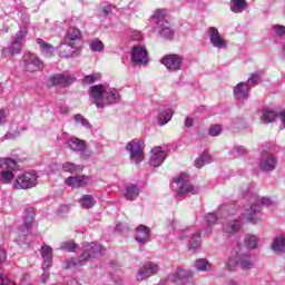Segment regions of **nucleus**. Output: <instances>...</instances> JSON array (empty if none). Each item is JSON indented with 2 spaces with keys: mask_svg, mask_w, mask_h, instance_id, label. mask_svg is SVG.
<instances>
[{
  "mask_svg": "<svg viewBox=\"0 0 285 285\" xmlns=\"http://www.w3.org/2000/svg\"><path fill=\"white\" fill-rule=\"evenodd\" d=\"M79 204H80L81 208L89 209V208H92L95 206V204H97V200L95 199V197L92 195H83L79 199Z\"/></svg>",
  "mask_w": 285,
  "mask_h": 285,
  "instance_id": "nucleus-36",
  "label": "nucleus"
},
{
  "mask_svg": "<svg viewBox=\"0 0 285 285\" xmlns=\"http://www.w3.org/2000/svg\"><path fill=\"white\" fill-rule=\"evenodd\" d=\"M283 55H284V57H285V42H284V45H283Z\"/></svg>",
  "mask_w": 285,
  "mask_h": 285,
  "instance_id": "nucleus-62",
  "label": "nucleus"
},
{
  "mask_svg": "<svg viewBox=\"0 0 285 285\" xmlns=\"http://www.w3.org/2000/svg\"><path fill=\"white\" fill-rule=\"evenodd\" d=\"M250 207L245 210L243 216L247 222H252V224H259L262 222V206H266L267 208H274L275 202L268 197H262L257 194H252L250 198Z\"/></svg>",
  "mask_w": 285,
  "mask_h": 285,
  "instance_id": "nucleus-3",
  "label": "nucleus"
},
{
  "mask_svg": "<svg viewBox=\"0 0 285 285\" xmlns=\"http://www.w3.org/2000/svg\"><path fill=\"white\" fill-rule=\"evenodd\" d=\"M206 164H213V156L205 150L198 158H196L195 166L196 168H204Z\"/></svg>",
  "mask_w": 285,
  "mask_h": 285,
  "instance_id": "nucleus-31",
  "label": "nucleus"
},
{
  "mask_svg": "<svg viewBox=\"0 0 285 285\" xmlns=\"http://www.w3.org/2000/svg\"><path fill=\"white\" fill-rule=\"evenodd\" d=\"M259 238H257V236L255 235L249 234L245 237V246H247L250 249L257 248Z\"/></svg>",
  "mask_w": 285,
  "mask_h": 285,
  "instance_id": "nucleus-42",
  "label": "nucleus"
},
{
  "mask_svg": "<svg viewBox=\"0 0 285 285\" xmlns=\"http://www.w3.org/2000/svg\"><path fill=\"white\" fill-rule=\"evenodd\" d=\"M263 124H273L277 119V114L271 109H264L261 117Z\"/></svg>",
  "mask_w": 285,
  "mask_h": 285,
  "instance_id": "nucleus-37",
  "label": "nucleus"
},
{
  "mask_svg": "<svg viewBox=\"0 0 285 285\" xmlns=\"http://www.w3.org/2000/svg\"><path fill=\"white\" fill-rule=\"evenodd\" d=\"M89 95L97 108L112 106V104H117L121 99L119 91L108 85H96L90 87Z\"/></svg>",
  "mask_w": 285,
  "mask_h": 285,
  "instance_id": "nucleus-1",
  "label": "nucleus"
},
{
  "mask_svg": "<svg viewBox=\"0 0 285 285\" xmlns=\"http://www.w3.org/2000/svg\"><path fill=\"white\" fill-rule=\"evenodd\" d=\"M33 222H35V213L30 212L24 217V224H23L22 228L20 229V235H28V233H30V228H32Z\"/></svg>",
  "mask_w": 285,
  "mask_h": 285,
  "instance_id": "nucleus-32",
  "label": "nucleus"
},
{
  "mask_svg": "<svg viewBox=\"0 0 285 285\" xmlns=\"http://www.w3.org/2000/svg\"><path fill=\"white\" fill-rule=\"evenodd\" d=\"M174 112L171 109H165L163 112L159 114L158 116V124L159 126H166L170 119H173Z\"/></svg>",
  "mask_w": 285,
  "mask_h": 285,
  "instance_id": "nucleus-38",
  "label": "nucleus"
},
{
  "mask_svg": "<svg viewBox=\"0 0 285 285\" xmlns=\"http://www.w3.org/2000/svg\"><path fill=\"white\" fill-rule=\"evenodd\" d=\"M234 97L238 101H245V99H248L250 95V88L246 82H239L237 86L234 87Z\"/></svg>",
  "mask_w": 285,
  "mask_h": 285,
  "instance_id": "nucleus-22",
  "label": "nucleus"
},
{
  "mask_svg": "<svg viewBox=\"0 0 285 285\" xmlns=\"http://www.w3.org/2000/svg\"><path fill=\"white\" fill-rule=\"evenodd\" d=\"M67 146L73 153H80L82 159H90L92 151L86 146V141L75 136L70 137L67 141Z\"/></svg>",
  "mask_w": 285,
  "mask_h": 285,
  "instance_id": "nucleus-10",
  "label": "nucleus"
},
{
  "mask_svg": "<svg viewBox=\"0 0 285 285\" xmlns=\"http://www.w3.org/2000/svg\"><path fill=\"white\" fill-rule=\"evenodd\" d=\"M272 250H274V253H285V236H277L274 239Z\"/></svg>",
  "mask_w": 285,
  "mask_h": 285,
  "instance_id": "nucleus-35",
  "label": "nucleus"
},
{
  "mask_svg": "<svg viewBox=\"0 0 285 285\" xmlns=\"http://www.w3.org/2000/svg\"><path fill=\"white\" fill-rule=\"evenodd\" d=\"M233 155H246V148L242 146L234 147Z\"/></svg>",
  "mask_w": 285,
  "mask_h": 285,
  "instance_id": "nucleus-49",
  "label": "nucleus"
},
{
  "mask_svg": "<svg viewBox=\"0 0 285 285\" xmlns=\"http://www.w3.org/2000/svg\"><path fill=\"white\" fill-rule=\"evenodd\" d=\"M259 168L263 173H273L277 168V156L268 153L263 154Z\"/></svg>",
  "mask_w": 285,
  "mask_h": 285,
  "instance_id": "nucleus-20",
  "label": "nucleus"
},
{
  "mask_svg": "<svg viewBox=\"0 0 285 285\" xmlns=\"http://www.w3.org/2000/svg\"><path fill=\"white\" fill-rule=\"evenodd\" d=\"M249 89L255 88L258 83H262V72H255L252 77L245 82Z\"/></svg>",
  "mask_w": 285,
  "mask_h": 285,
  "instance_id": "nucleus-40",
  "label": "nucleus"
},
{
  "mask_svg": "<svg viewBox=\"0 0 285 285\" xmlns=\"http://www.w3.org/2000/svg\"><path fill=\"white\" fill-rule=\"evenodd\" d=\"M83 167L81 165H77L75 163L66 161L62 164V173H69L70 175H77V173H81Z\"/></svg>",
  "mask_w": 285,
  "mask_h": 285,
  "instance_id": "nucleus-30",
  "label": "nucleus"
},
{
  "mask_svg": "<svg viewBox=\"0 0 285 285\" xmlns=\"http://www.w3.org/2000/svg\"><path fill=\"white\" fill-rule=\"evenodd\" d=\"M8 255L6 254V250L0 247V264H3V262L7 259Z\"/></svg>",
  "mask_w": 285,
  "mask_h": 285,
  "instance_id": "nucleus-54",
  "label": "nucleus"
},
{
  "mask_svg": "<svg viewBox=\"0 0 285 285\" xmlns=\"http://www.w3.org/2000/svg\"><path fill=\"white\" fill-rule=\"evenodd\" d=\"M222 125H212L208 129V135L210 137H219L222 135Z\"/></svg>",
  "mask_w": 285,
  "mask_h": 285,
  "instance_id": "nucleus-45",
  "label": "nucleus"
},
{
  "mask_svg": "<svg viewBox=\"0 0 285 285\" xmlns=\"http://www.w3.org/2000/svg\"><path fill=\"white\" fill-rule=\"evenodd\" d=\"M160 62L167 70H169V72H177L178 70H181L184 57L175 53L166 55L161 58Z\"/></svg>",
  "mask_w": 285,
  "mask_h": 285,
  "instance_id": "nucleus-13",
  "label": "nucleus"
},
{
  "mask_svg": "<svg viewBox=\"0 0 285 285\" xmlns=\"http://www.w3.org/2000/svg\"><path fill=\"white\" fill-rule=\"evenodd\" d=\"M72 83H75V76L70 73H56L48 80V86H60V88H68Z\"/></svg>",
  "mask_w": 285,
  "mask_h": 285,
  "instance_id": "nucleus-16",
  "label": "nucleus"
},
{
  "mask_svg": "<svg viewBox=\"0 0 285 285\" xmlns=\"http://www.w3.org/2000/svg\"><path fill=\"white\" fill-rule=\"evenodd\" d=\"M126 150H128L129 157L134 164H141V161H144V144L140 140L134 139L129 141L126 146Z\"/></svg>",
  "mask_w": 285,
  "mask_h": 285,
  "instance_id": "nucleus-11",
  "label": "nucleus"
},
{
  "mask_svg": "<svg viewBox=\"0 0 285 285\" xmlns=\"http://www.w3.org/2000/svg\"><path fill=\"white\" fill-rule=\"evenodd\" d=\"M131 61L134 66H146L148 63V51L146 48L135 46L131 51Z\"/></svg>",
  "mask_w": 285,
  "mask_h": 285,
  "instance_id": "nucleus-19",
  "label": "nucleus"
},
{
  "mask_svg": "<svg viewBox=\"0 0 285 285\" xmlns=\"http://www.w3.org/2000/svg\"><path fill=\"white\" fill-rule=\"evenodd\" d=\"M202 248V232H196L189 239V249L199 250Z\"/></svg>",
  "mask_w": 285,
  "mask_h": 285,
  "instance_id": "nucleus-34",
  "label": "nucleus"
},
{
  "mask_svg": "<svg viewBox=\"0 0 285 285\" xmlns=\"http://www.w3.org/2000/svg\"><path fill=\"white\" fill-rule=\"evenodd\" d=\"M79 246H77L73 240H67L60 244V250H66L67 253H75Z\"/></svg>",
  "mask_w": 285,
  "mask_h": 285,
  "instance_id": "nucleus-43",
  "label": "nucleus"
},
{
  "mask_svg": "<svg viewBox=\"0 0 285 285\" xmlns=\"http://www.w3.org/2000/svg\"><path fill=\"white\" fill-rule=\"evenodd\" d=\"M90 49L94 51V52H104V42L99 39H95L90 42Z\"/></svg>",
  "mask_w": 285,
  "mask_h": 285,
  "instance_id": "nucleus-44",
  "label": "nucleus"
},
{
  "mask_svg": "<svg viewBox=\"0 0 285 285\" xmlns=\"http://www.w3.org/2000/svg\"><path fill=\"white\" fill-rule=\"evenodd\" d=\"M81 30L70 27L65 36L63 43L60 45V57H75L76 50L81 48Z\"/></svg>",
  "mask_w": 285,
  "mask_h": 285,
  "instance_id": "nucleus-5",
  "label": "nucleus"
},
{
  "mask_svg": "<svg viewBox=\"0 0 285 285\" xmlns=\"http://www.w3.org/2000/svg\"><path fill=\"white\" fill-rule=\"evenodd\" d=\"M68 285H81L77 279H71L68 282Z\"/></svg>",
  "mask_w": 285,
  "mask_h": 285,
  "instance_id": "nucleus-58",
  "label": "nucleus"
},
{
  "mask_svg": "<svg viewBox=\"0 0 285 285\" xmlns=\"http://www.w3.org/2000/svg\"><path fill=\"white\" fill-rule=\"evenodd\" d=\"M8 121V116H6V111L0 110V126H3Z\"/></svg>",
  "mask_w": 285,
  "mask_h": 285,
  "instance_id": "nucleus-53",
  "label": "nucleus"
},
{
  "mask_svg": "<svg viewBox=\"0 0 285 285\" xmlns=\"http://www.w3.org/2000/svg\"><path fill=\"white\" fill-rule=\"evenodd\" d=\"M36 41L38 46H40L42 55H45L46 57H52V53L55 52V48L52 47V45L43 41L41 38H38Z\"/></svg>",
  "mask_w": 285,
  "mask_h": 285,
  "instance_id": "nucleus-33",
  "label": "nucleus"
},
{
  "mask_svg": "<svg viewBox=\"0 0 285 285\" xmlns=\"http://www.w3.org/2000/svg\"><path fill=\"white\" fill-rule=\"evenodd\" d=\"M166 9H157L150 17L149 23L157 37L170 41L175 37V30H173L170 22L166 20Z\"/></svg>",
  "mask_w": 285,
  "mask_h": 285,
  "instance_id": "nucleus-2",
  "label": "nucleus"
},
{
  "mask_svg": "<svg viewBox=\"0 0 285 285\" xmlns=\"http://www.w3.org/2000/svg\"><path fill=\"white\" fill-rule=\"evenodd\" d=\"M6 137L7 139H17L19 137V130L8 131Z\"/></svg>",
  "mask_w": 285,
  "mask_h": 285,
  "instance_id": "nucleus-51",
  "label": "nucleus"
},
{
  "mask_svg": "<svg viewBox=\"0 0 285 285\" xmlns=\"http://www.w3.org/2000/svg\"><path fill=\"white\" fill-rule=\"evenodd\" d=\"M167 279L169 282H179L181 285L193 284V272L178 267L174 274H169Z\"/></svg>",
  "mask_w": 285,
  "mask_h": 285,
  "instance_id": "nucleus-14",
  "label": "nucleus"
},
{
  "mask_svg": "<svg viewBox=\"0 0 285 285\" xmlns=\"http://www.w3.org/2000/svg\"><path fill=\"white\" fill-rule=\"evenodd\" d=\"M97 79H99V76H97V75H89V76L85 77L83 82L85 83H95V81H97Z\"/></svg>",
  "mask_w": 285,
  "mask_h": 285,
  "instance_id": "nucleus-48",
  "label": "nucleus"
},
{
  "mask_svg": "<svg viewBox=\"0 0 285 285\" xmlns=\"http://www.w3.org/2000/svg\"><path fill=\"white\" fill-rule=\"evenodd\" d=\"M218 217L216 213H209L206 216V223H207V227L205 229V233H207V235H210L213 233V225H215V223L217 222Z\"/></svg>",
  "mask_w": 285,
  "mask_h": 285,
  "instance_id": "nucleus-39",
  "label": "nucleus"
},
{
  "mask_svg": "<svg viewBox=\"0 0 285 285\" xmlns=\"http://www.w3.org/2000/svg\"><path fill=\"white\" fill-rule=\"evenodd\" d=\"M82 248L83 252L78 258H70L66 261L65 268H79L81 266H86L92 257H99V255H104V253H106V249L97 243H83Z\"/></svg>",
  "mask_w": 285,
  "mask_h": 285,
  "instance_id": "nucleus-4",
  "label": "nucleus"
},
{
  "mask_svg": "<svg viewBox=\"0 0 285 285\" xmlns=\"http://www.w3.org/2000/svg\"><path fill=\"white\" fill-rule=\"evenodd\" d=\"M66 110H67L66 108H61L60 109L61 112H66Z\"/></svg>",
  "mask_w": 285,
  "mask_h": 285,
  "instance_id": "nucleus-63",
  "label": "nucleus"
},
{
  "mask_svg": "<svg viewBox=\"0 0 285 285\" xmlns=\"http://www.w3.org/2000/svg\"><path fill=\"white\" fill-rule=\"evenodd\" d=\"M0 184H12L14 179V169L17 168V160L12 158H2L0 159Z\"/></svg>",
  "mask_w": 285,
  "mask_h": 285,
  "instance_id": "nucleus-9",
  "label": "nucleus"
},
{
  "mask_svg": "<svg viewBox=\"0 0 285 285\" xmlns=\"http://www.w3.org/2000/svg\"><path fill=\"white\" fill-rule=\"evenodd\" d=\"M273 30L276 37H285V27L282 24H274Z\"/></svg>",
  "mask_w": 285,
  "mask_h": 285,
  "instance_id": "nucleus-46",
  "label": "nucleus"
},
{
  "mask_svg": "<svg viewBox=\"0 0 285 285\" xmlns=\"http://www.w3.org/2000/svg\"><path fill=\"white\" fill-rule=\"evenodd\" d=\"M194 120L190 117L185 119V128H193Z\"/></svg>",
  "mask_w": 285,
  "mask_h": 285,
  "instance_id": "nucleus-55",
  "label": "nucleus"
},
{
  "mask_svg": "<svg viewBox=\"0 0 285 285\" xmlns=\"http://www.w3.org/2000/svg\"><path fill=\"white\" fill-rule=\"evenodd\" d=\"M194 268L200 273H210L213 271V263L207 258H198L194 262Z\"/></svg>",
  "mask_w": 285,
  "mask_h": 285,
  "instance_id": "nucleus-26",
  "label": "nucleus"
},
{
  "mask_svg": "<svg viewBox=\"0 0 285 285\" xmlns=\"http://www.w3.org/2000/svg\"><path fill=\"white\" fill-rule=\"evenodd\" d=\"M39 184V175L37 171H26L17 177L13 183L17 190H29V188H35Z\"/></svg>",
  "mask_w": 285,
  "mask_h": 285,
  "instance_id": "nucleus-8",
  "label": "nucleus"
},
{
  "mask_svg": "<svg viewBox=\"0 0 285 285\" xmlns=\"http://www.w3.org/2000/svg\"><path fill=\"white\" fill-rule=\"evenodd\" d=\"M114 8L115 7H112V6H105V7H102L104 14H106V17H108V14H112Z\"/></svg>",
  "mask_w": 285,
  "mask_h": 285,
  "instance_id": "nucleus-52",
  "label": "nucleus"
},
{
  "mask_svg": "<svg viewBox=\"0 0 285 285\" xmlns=\"http://www.w3.org/2000/svg\"><path fill=\"white\" fill-rule=\"evenodd\" d=\"M239 228H242V222L237 218L228 220L226 224L223 225V230L224 233H227V235L238 233Z\"/></svg>",
  "mask_w": 285,
  "mask_h": 285,
  "instance_id": "nucleus-28",
  "label": "nucleus"
},
{
  "mask_svg": "<svg viewBox=\"0 0 285 285\" xmlns=\"http://www.w3.org/2000/svg\"><path fill=\"white\" fill-rule=\"evenodd\" d=\"M227 285H239V282L235 281V279H230Z\"/></svg>",
  "mask_w": 285,
  "mask_h": 285,
  "instance_id": "nucleus-60",
  "label": "nucleus"
},
{
  "mask_svg": "<svg viewBox=\"0 0 285 285\" xmlns=\"http://www.w3.org/2000/svg\"><path fill=\"white\" fill-rule=\"evenodd\" d=\"M73 121L76 126H82V128H90V121L83 117L81 114H77L73 116Z\"/></svg>",
  "mask_w": 285,
  "mask_h": 285,
  "instance_id": "nucleus-41",
  "label": "nucleus"
},
{
  "mask_svg": "<svg viewBox=\"0 0 285 285\" xmlns=\"http://www.w3.org/2000/svg\"><path fill=\"white\" fill-rule=\"evenodd\" d=\"M90 181H92V177L87 175L69 176L65 179L66 186H70V188H83L88 186Z\"/></svg>",
  "mask_w": 285,
  "mask_h": 285,
  "instance_id": "nucleus-18",
  "label": "nucleus"
},
{
  "mask_svg": "<svg viewBox=\"0 0 285 285\" xmlns=\"http://www.w3.org/2000/svg\"><path fill=\"white\" fill-rule=\"evenodd\" d=\"M193 229L191 228H187L185 230H183V233L180 234V239L184 240V239H188V237H193Z\"/></svg>",
  "mask_w": 285,
  "mask_h": 285,
  "instance_id": "nucleus-47",
  "label": "nucleus"
},
{
  "mask_svg": "<svg viewBox=\"0 0 285 285\" xmlns=\"http://www.w3.org/2000/svg\"><path fill=\"white\" fill-rule=\"evenodd\" d=\"M226 265H227V267L229 268V271H233V268H232V266H233V259H229Z\"/></svg>",
  "mask_w": 285,
  "mask_h": 285,
  "instance_id": "nucleus-61",
  "label": "nucleus"
},
{
  "mask_svg": "<svg viewBox=\"0 0 285 285\" xmlns=\"http://www.w3.org/2000/svg\"><path fill=\"white\" fill-rule=\"evenodd\" d=\"M171 190H174L178 196L197 195L199 193V188L193 186L190 183V176L185 173L180 174L173 180Z\"/></svg>",
  "mask_w": 285,
  "mask_h": 285,
  "instance_id": "nucleus-7",
  "label": "nucleus"
},
{
  "mask_svg": "<svg viewBox=\"0 0 285 285\" xmlns=\"http://www.w3.org/2000/svg\"><path fill=\"white\" fill-rule=\"evenodd\" d=\"M139 193H141V187L130 184L125 189V199L135 202L139 197Z\"/></svg>",
  "mask_w": 285,
  "mask_h": 285,
  "instance_id": "nucleus-27",
  "label": "nucleus"
},
{
  "mask_svg": "<svg viewBox=\"0 0 285 285\" xmlns=\"http://www.w3.org/2000/svg\"><path fill=\"white\" fill-rule=\"evenodd\" d=\"M158 272H159V265H157L156 263L149 262L138 271L136 279L138 282H144V279H148V277H151V275H157Z\"/></svg>",
  "mask_w": 285,
  "mask_h": 285,
  "instance_id": "nucleus-21",
  "label": "nucleus"
},
{
  "mask_svg": "<svg viewBox=\"0 0 285 285\" xmlns=\"http://www.w3.org/2000/svg\"><path fill=\"white\" fill-rule=\"evenodd\" d=\"M135 239L138 244H148V242H150V227L145 225L136 227Z\"/></svg>",
  "mask_w": 285,
  "mask_h": 285,
  "instance_id": "nucleus-24",
  "label": "nucleus"
},
{
  "mask_svg": "<svg viewBox=\"0 0 285 285\" xmlns=\"http://www.w3.org/2000/svg\"><path fill=\"white\" fill-rule=\"evenodd\" d=\"M279 119H281V121H282L281 130H284V128H285V111H282V112L279 114Z\"/></svg>",
  "mask_w": 285,
  "mask_h": 285,
  "instance_id": "nucleus-56",
  "label": "nucleus"
},
{
  "mask_svg": "<svg viewBox=\"0 0 285 285\" xmlns=\"http://www.w3.org/2000/svg\"><path fill=\"white\" fill-rule=\"evenodd\" d=\"M235 265L240 266L243 271H250V268H253V259L250 258V254H239L236 252Z\"/></svg>",
  "mask_w": 285,
  "mask_h": 285,
  "instance_id": "nucleus-23",
  "label": "nucleus"
},
{
  "mask_svg": "<svg viewBox=\"0 0 285 285\" xmlns=\"http://www.w3.org/2000/svg\"><path fill=\"white\" fill-rule=\"evenodd\" d=\"M116 230L121 232L124 230V225L121 223L116 225Z\"/></svg>",
  "mask_w": 285,
  "mask_h": 285,
  "instance_id": "nucleus-59",
  "label": "nucleus"
},
{
  "mask_svg": "<svg viewBox=\"0 0 285 285\" xmlns=\"http://www.w3.org/2000/svg\"><path fill=\"white\" fill-rule=\"evenodd\" d=\"M43 273L41 275V282L42 284H46L48 279H50V272H48V268H42Z\"/></svg>",
  "mask_w": 285,
  "mask_h": 285,
  "instance_id": "nucleus-50",
  "label": "nucleus"
},
{
  "mask_svg": "<svg viewBox=\"0 0 285 285\" xmlns=\"http://www.w3.org/2000/svg\"><path fill=\"white\" fill-rule=\"evenodd\" d=\"M23 61L26 72H39L43 70V62L35 53H26Z\"/></svg>",
  "mask_w": 285,
  "mask_h": 285,
  "instance_id": "nucleus-15",
  "label": "nucleus"
},
{
  "mask_svg": "<svg viewBox=\"0 0 285 285\" xmlns=\"http://www.w3.org/2000/svg\"><path fill=\"white\" fill-rule=\"evenodd\" d=\"M168 157V151L165 147L157 146L151 149V157L149 160L150 166L154 168H159L164 161H166V158Z\"/></svg>",
  "mask_w": 285,
  "mask_h": 285,
  "instance_id": "nucleus-17",
  "label": "nucleus"
},
{
  "mask_svg": "<svg viewBox=\"0 0 285 285\" xmlns=\"http://www.w3.org/2000/svg\"><path fill=\"white\" fill-rule=\"evenodd\" d=\"M207 36L209 37V43L217 50H226L228 48V40L222 37L219 30L216 27H209L207 29Z\"/></svg>",
  "mask_w": 285,
  "mask_h": 285,
  "instance_id": "nucleus-12",
  "label": "nucleus"
},
{
  "mask_svg": "<svg viewBox=\"0 0 285 285\" xmlns=\"http://www.w3.org/2000/svg\"><path fill=\"white\" fill-rule=\"evenodd\" d=\"M248 8V2L246 0H232L230 1V10L232 12H235L236 14H240V12H244Z\"/></svg>",
  "mask_w": 285,
  "mask_h": 285,
  "instance_id": "nucleus-29",
  "label": "nucleus"
},
{
  "mask_svg": "<svg viewBox=\"0 0 285 285\" xmlns=\"http://www.w3.org/2000/svg\"><path fill=\"white\" fill-rule=\"evenodd\" d=\"M0 281H1L2 284H3V275H0Z\"/></svg>",
  "mask_w": 285,
  "mask_h": 285,
  "instance_id": "nucleus-64",
  "label": "nucleus"
},
{
  "mask_svg": "<svg viewBox=\"0 0 285 285\" xmlns=\"http://www.w3.org/2000/svg\"><path fill=\"white\" fill-rule=\"evenodd\" d=\"M43 259L42 268H50L52 266V247L43 245L40 249Z\"/></svg>",
  "mask_w": 285,
  "mask_h": 285,
  "instance_id": "nucleus-25",
  "label": "nucleus"
},
{
  "mask_svg": "<svg viewBox=\"0 0 285 285\" xmlns=\"http://www.w3.org/2000/svg\"><path fill=\"white\" fill-rule=\"evenodd\" d=\"M28 36V29L20 27L19 31L11 38L9 47L2 48V57H14V55H21L23 46H26V37Z\"/></svg>",
  "mask_w": 285,
  "mask_h": 285,
  "instance_id": "nucleus-6",
  "label": "nucleus"
},
{
  "mask_svg": "<svg viewBox=\"0 0 285 285\" xmlns=\"http://www.w3.org/2000/svg\"><path fill=\"white\" fill-rule=\"evenodd\" d=\"M132 39H135L136 41H139V39H141V32L135 31L134 36H132Z\"/></svg>",
  "mask_w": 285,
  "mask_h": 285,
  "instance_id": "nucleus-57",
  "label": "nucleus"
}]
</instances>
